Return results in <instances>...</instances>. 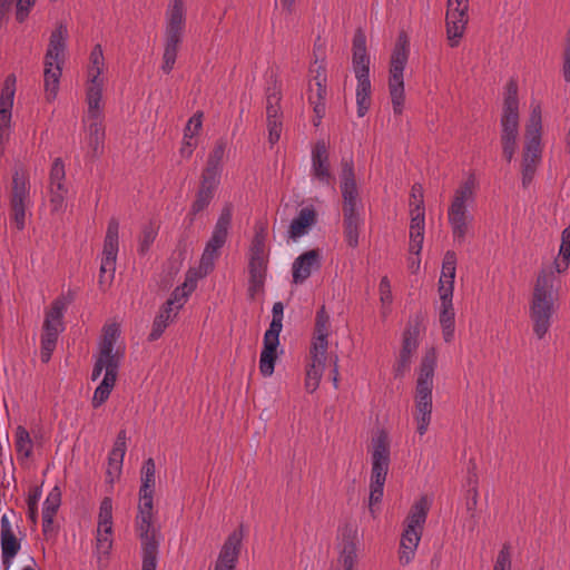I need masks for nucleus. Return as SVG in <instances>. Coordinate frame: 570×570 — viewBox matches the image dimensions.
<instances>
[{
	"instance_id": "19",
	"label": "nucleus",
	"mask_w": 570,
	"mask_h": 570,
	"mask_svg": "<svg viewBox=\"0 0 570 570\" xmlns=\"http://www.w3.org/2000/svg\"><path fill=\"white\" fill-rule=\"evenodd\" d=\"M66 169L61 158H56L49 173L50 206L52 212H62L66 206L68 188L65 184Z\"/></svg>"
},
{
	"instance_id": "21",
	"label": "nucleus",
	"mask_w": 570,
	"mask_h": 570,
	"mask_svg": "<svg viewBox=\"0 0 570 570\" xmlns=\"http://www.w3.org/2000/svg\"><path fill=\"white\" fill-rule=\"evenodd\" d=\"M186 0H169L165 12V39L184 40L186 29Z\"/></svg>"
},
{
	"instance_id": "38",
	"label": "nucleus",
	"mask_w": 570,
	"mask_h": 570,
	"mask_svg": "<svg viewBox=\"0 0 570 570\" xmlns=\"http://www.w3.org/2000/svg\"><path fill=\"white\" fill-rule=\"evenodd\" d=\"M267 229L265 224L255 225V234L252 239L248 259L268 261V249L266 247Z\"/></svg>"
},
{
	"instance_id": "8",
	"label": "nucleus",
	"mask_w": 570,
	"mask_h": 570,
	"mask_svg": "<svg viewBox=\"0 0 570 570\" xmlns=\"http://www.w3.org/2000/svg\"><path fill=\"white\" fill-rule=\"evenodd\" d=\"M502 151L507 161H511L517 151L519 134V99L518 87L513 81L507 86L503 112L501 117Z\"/></svg>"
},
{
	"instance_id": "15",
	"label": "nucleus",
	"mask_w": 570,
	"mask_h": 570,
	"mask_svg": "<svg viewBox=\"0 0 570 570\" xmlns=\"http://www.w3.org/2000/svg\"><path fill=\"white\" fill-rule=\"evenodd\" d=\"M105 57L100 45H96L89 56L87 67L86 100L102 101L105 79Z\"/></svg>"
},
{
	"instance_id": "16",
	"label": "nucleus",
	"mask_w": 570,
	"mask_h": 570,
	"mask_svg": "<svg viewBox=\"0 0 570 570\" xmlns=\"http://www.w3.org/2000/svg\"><path fill=\"white\" fill-rule=\"evenodd\" d=\"M422 316L416 315L411 318L403 332L402 348L399 360L394 366L395 376H402L409 371L411 358L419 347V336L421 333Z\"/></svg>"
},
{
	"instance_id": "29",
	"label": "nucleus",
	"mask_w": 570,
	"mask_h": 570,
	"mask_svg": "<svg viewBox=\"0 0 570 570\" xmlns=\"http://www.w3.org/2000/svg\"><path fill=\"white\" fill-rule=\"evenodd\" d=\"M469 17L466 12L460 13L455 9L446 11V37L450 47H458L461 38L463 37L466 28Z\"/></svg>"
},
{
	"instance_id": "39",
	"label": "nucleus",
	"mask_w": 570,
	"mask_h": 570,
	"mask_svg": "<svg viewBox=\"0 0 570 570\" xmlns=\"http://www.w3.org/2000/svg\"><path fill=\"white\" fill-rule=\"evenodd\" d=\"M357 80L356 85V106L357 116L364 117L371 107V80L370 76H355Z\"/></svg>"
},
{
	"instance_id": "41",
	"label": "nucleus",
	"mask_w": 570,
	"mask_h": 570,
	"mask_svg": "<svg viewBox=\"0 0 570 570\" xmlns=\"http://www.w3.org/2000/svg\"><path fill=\"white\" fill-rule=\"evenodd\" d=\"M363 224V219L358 212L343 213L344 237L347 245L352 248L358 245V232Z\"/></svg>"
},
{
	"instance_id": "48",
	"label": "nucleus",
	"mask_w": 570,
	"mask_h": 570,
	"mask_svg": "<svg viewBox=\"0 0 570 570\" xmlns=\"http://www.w3.org/2000/svg\"><path fill=\"white\" fill-rule=\"evenodd\" d=\"M60 332L42 330L41 334V346H40V358L43 363H48L51 358L53 351L56 350L58 337Z\"/></svg>"
},
{
	"instance_id": "4",
	"label": "nucleus",
	"mask_w": 570,
	"mask_h": 570,
	"mask_svg": "<svg viewBox=\"0 0 570 570\" xmlns=\"http://www.w3.org/2000/svg\"><path fill=\"white\" fill-rule=\"evenodd\" d=\"M391 462L390 439L385 431H379L372 439L371 450V482L368 509L375 517L374 505L380 503L384 493V484L386 481L389 466Z\"/></svg>"
},
{
	"instance_id": "27",
	"label": "nucleus",
	"mask_w": 570,
	"mask_h": 570,
	"mask_svg": "<svg viewBox=\"0 0 570 570\" xmlns=\"http://www.w3.org/2000/svg\"><path fill=\"white\" fill-rule=\"evenodd\" d=\"M14 76H9L0 95V139L8 135L14 98Z\"/></svg>"
},
{
	"instance_id": "36",
	"label": "nucleus",
	"mask_w": 570,
	"mask_h": 570,
	"mask_svg": "<svg viewBox=\"0 0 570 570\" xmlns=\"http://www.w3.org/2000/svg\"><path fill=\"white\" fill-rule=\"evenodd\" d=\"M316 222V213L313 207L302 208L297 216L292 220L288 229V236L297 239L307 233V229Z\"/></svg>"
},
{
	"instance_id": "61",
	"label": "nucleus",
	"mask_w": 570,
	"mask_h": 570,
	"mask_svg": "<svg viewBox=\"0 0 570 570\" xmlns=\"http://www.w3.org/2000/svg\"><path fill=\"white\" fill-rule=\"evenodd\" d=\"M353 70L355 76H370V57L367 51L353 52Z\"/></svg>"
},
{
	"instance_id": "1",
	"label": "nucleus",
	"mask_w": 570,
	"mask_h": 570,
	"mask_svg": "<svg viewBox=\"0 0 570 570\" xmlns=\"http://www.w3.org/2000/svg\"><path fill=\"white\" fill-rule=\"evenodd\" d=\"M570 264V224L563 229L559 256L553 266L542 268L534 282L529 303V317L532 323L533 334L542 340L549 333L553 316L558 309L560 278Z\"/></svg>"
},
{
	"instance_id": "32",
	"label": "nucleus",
	"mask_w": 570,
	"mask_h": 570,
	"mask_svg": "<svg viewBox=\"0 0 570 570\" xmlns=\"http://www.w3.org/2000/svg\"><path fill=\"white\" fill-rule=\"evenodd\" d=\"M63 65L43 60V88L46 99L49 102L57 98Z\"/></svg>"
},
{
	"instance_id": "31",
	"label": "nucleus",
	"mask_w": 570,
	"mask_h": 570,
	"mask_svg": "<svg viewBox=\"0 0 570 570\" xmlns=\"http://www.w3.org/2000/svg\"><path fill=\"white\" fill-rule=\"evenodd\" d=\"M326 354L309 351L311 362L307 365L305 377V389L309 393L315 392L320 385L325 370Z\"/></svg>"
},
{
	"instance_id": "55",
	"label": "nucleus",
	"mask_w": 570,
	"mask_h": 570,
	"mask_svg": "<svg viewBox=\"0 0 570 570\" xmlns=\"http://www.w3.org/2000/svg\"><path fill=\"white\" fill-rule=\"evenodd\" d=\"M456 254L453 250H446L442 262L440 282L452 281L454 283L456 273Z\"/></svg>"
},
{
	"instance_id": "59",
	"label": "nucleus",
	"mask_w": 570,
	"mask_h": 570,
	"mask_svg": "<svg viewBox=\"0 0 570 570\" xmlns=\"http://www.w3.org/2000/svg\"><path fill=\"white\" fill-rule=\"evenodd\" d=\"M98 528H110L112 529V500L106 497L100 502L98 513Z\"/></svg>"
},
{
	"instance_id": "34",
	"label": "nucleus",
	"mask_w": 570,
	"mask_h": 570,
	"mask_svg": "<svg viewBox=\"0 0 570 570\" xmlns=\"http://www.w3.org/2000/svg\"><path fill=\"white\" fill-rule=\"evenodd\" d=\"M197 277H199L198 274L193 276L191 272H189L184 284L173 291L170 297L164 305L167 306L168 309H173L174 312L178 313L187 302L189 295L196 288Z\"/></svg>"
},
{
	"instance_id": "51",
	"label": "nucleus",
	"mask_w": 570,
	"mask_h": 570,
	"mask_svg": "<svg viewBox=\"0 0 570 570\" xmlns=\"http://www.w3.org/2000/svg\"><path fill=\"white\" fill-rule=\"evenodd\" d=\"M156 466L154 459H147L141 468V485L140 492H155V483H156Z\"/></svg>"
},
{
	"instance_id": "56",
	"label": "nucleus",
	"mask_w": 570,
	"mask_h": 570,
	"mask_svg": "<svg viewBox=\"0 0 570 570\" xmlns=\"http://www.w3.org/2000/svg\"><path fill=\"white\" fill-rule=\"evenodd\" d=\"M127 450V434L126 430H120L114 442L112 449L108 454V460L114 462L124 463V458Z\"/></svg>"
},
{
	"instance_id": "49",
	"label": "nucleus",
	"mask_w": 570,
	"mask_h": 570,
	"mask_svg": "<svg viewBox=\"0 0 570 570\" xmlns=\"http://www.w3.org/2000/svg\"><path fill=\"white\" fill-rule=\"evenodd\" d=\"M13 2H16L17 21L23 22L33 8L36 0H0V9L2 11H8L12 7Z\"/></svg>"
},
{
	"instance_id": "54",
	"label": "nucleus",
	"mask_w": 570,
	"mask_h": 570,
	"mask_svg": "<svg viewBox=\"0 0 570 570\" xmlns=\"http://www.w3.org/2000/svg\"><path fill=\"white\" fill-rule=\"evenodd\" d=\"M223 166L207 161L202 175V185L217 189L220 183Z\"/></svg>"
},
{
	"instance_id": "52",
	"label": "nucleus",
	"mask_w": 570,
	"mask_h": 570,
	"mask_svg": "<svg viewBox=\"0 0 570 570\" xmlns=\"http://www.w3.org/2000/svg\"><path fill=\"white\" fill-rule=\"evenodd\" d=\"M158 235V226L154 223H148L142 226L141 234L139 236L138 252L140 255H145Z\"/></svg>"
},
{
	"instance_id": "44",
	"label": "nucleus",
	"mask_w": 570,
	"mask_h": 570,
	"mask_svg": "<svg viewBox=\"0 0 570 570\" xmlns=\"http://www.w3.org/2000/svg\"><path fill=\"white\" fill-rule=\"evenodd\" d=\"M439 322L442 327V335L445 342H451L454 337L455 313L453 305L439 306Z\"/></svg>"
},
{
	"instance_id": "58",
	"label": "nucleus",
	"mask_w": 570,
	"mask_h": 570,
	"mask_svg": "<svg viewBox=\"0 0 570 570\" xmlns=\"http://www.w3.org/2000/svg\"><path fill=\"white\" fill-rule=\"evenodd\" d=\"M541 110L537 107L530 114L525 128V139H541Z\"/></svg>"
},
{
	"instance_id": "2",
	"label": "nucleus",
	"mask_w": 570,
	"mask_h": 570,
	"mask_svg": "<svg viewBox=\"0 0 570 570\" xmlns=\"http://www.w3.org/2000/svg\"><path fill=\"white\" fill-rule=\"evenodd\" d=\"M476 178L470 174L454 190L448 208V223L455 244L462 245L472 235L474 216L471 208L475 203Z\"/></svg>"
},
{
	"instance_id": "7",
	"label": "nucleus",
	"mask_w": 570,
	"mask_h": 570,
	"mask_svg": "<svg viewBox=\"0 0 570 570\" xmlns=\"http://www.w3.org/2000/svg\"><path fill=\"white\" fill-rule=\"evenodd\" d=\"M410 42L405 33L397 38L395 47L391 55L389 92L392 101L393 112L401 115L404 109V70L409 60Z\"/></svg>"
},
{
	"instance_id": "17",
	"label": "nucleus",
	"mask_w": 570,
	"mask_h": 570,
	"mask_svg": "<svg viewBox=\"0 0 570 570\" xmlns=\"http://www.w3.org/2000/svg\"><path fill=\"white\" fill-rule=\"evenodd\" d=\"M135 531L138 538L160 537L155 525L154 518V492H140L135 518Z\"/></svg>"
},
{
	"instance_id": "57",
	"label": "nucleus",
	"mask_w": 570,
	"mask_h": 570,
	"mask_svg": "<svg viewBox=\"0 0 570 570\" xmlns=\"http://www.w3.org/2000/svg\"><path fill=\"white\" fill-rule=\"evenodd\" d=\"M61 504V490L58 485L53 487L48 493L43 505L42 515L55 517Z\"/></svg>"
},
{
	"instance_id": "45",
	"label": "nucleus",
	"mask_w": 570,
	"mask_h": 570,
	"mask_svg": "<svg viewBox=\"0 0 570 570\" xmlns=\"http://www.w3.org/2000/svg\"><path fill=\"white\" fill-rule=\"evenodd\" d=\"M281 88L275 83L267 88L266 91V117L267 120L282 119L281 111Z\"/></svg>"
},
{
	"instance_id": "12",
	"label": "nucleus",
	"mask_w": 570,
	"mask_h": 570,
	"mask_svg": "<svg viewBox=\"0 0 570 570\" xmlns=\"http://www.w3.org/2000/svg\"><path fill=\"white\" fill-rule=\"evenodd\" d=\"M19 522L20 518L14 511H11V517L4 513L0 519L1 560L4 570H10L21 550L24 533L20 530Z\"/></svg>"
},
{
	"instance_id": "47",
	"label": "nucleus",
	"mask_w": 570,
	"mask_h": 570,
	"mask_svg": "<svg viewBox=\"0 0 570 570\" xmlns=\"http://www.w3.org/2000/svg\"><path fill=\"white\" fill-rule=\"evenodd\" d=\"M112 548V529L110 528H98L96 534V554L99 561L102 558H107Z\"/></svg>"
},
{
	"instance_id": "23",
	"label": "nucleus",
	"mask_w": 570,
	"mask_h": 570,
	"mask_svg": "<svg viewBox=\"0 0 570 570\" xmlns=\"http://www.w3.org/2000/svg\"><path fill=\"white\" fill-rule=\"evenodd\" d=\"M69 31L65 22H59L51 31L45 61L65 63L68 47Z\"/></svg>"
},
{
	"instance_id": "62",
	"label": "nucleus",
	"mask_w": 570,
	"mask_h": 570,
	"mask_svg": "<svg viewBox=\"0 0 570 570\" xmlns=\"http://www.w3.org/2000/svg\"><path fill=\"white\" fill-rule=\"evenodd\" d=\"M541 158V139H527L523 159L539 163Z\"/></svg>"
},
{
	"instance_id": "3",
	"label": "nucleus",
	"mask_w": 570,
	"mask_h": 570,
	"mask_svg": "<svg viewBox=\"0 0 570 570\" xmlns=\"http://www.w3.org/2000/svg\"><path fill=\"white\" fill-rule=\"evenodd\" d=\"M435 366L436 351L432 347L422 357L415 386L413 417L420 436L428 432L432 420V391Z\"/></svg>"
},
{
	"instance_id": "24",
	"label": "nucleus",
	"mask_w": 570,
	"mask_h": 570,
	"mask_svg": "<svg viewBox=\"0 0 570 570\" xmlns=\"http://www.w3.org/2000/svg\"><path fill=\"white\" fill-rule=\"evenodd\" d=\"M322 257L318 249L301 254L292 265L293 283L303 284L312 274L321 268Z\"/></svg>"
},
{
	"instance_id": "26",
	"label": "nucleus",
	"mask_w": 570,
	"mask_h": 570,
	"mask_svg": "<svg viewBox=\"0 0 570 570\" xmlns=\"http://www.w3.org/2000/svg\"><path fill=\"white\" fill-rule=\"evenodd\" d=\"M315 89L311 85L308 101L313 106L316 119L314 125L317 126L325 115V97H326V73L325 69L318 67L316 75L313 77Z\"/></svg>"
},
{
	"instance_id": "25",
	"label": "nucleus",
	"mask_w": 570,
	"mask_h": 570,
	"mask_svg": "<svg viewBox=\"0 0 570 570\" xmlns=\"http://www.w3.org/2000/svg\"><path fill=\"white\" fill-rule=\"evenodd\" d=\"M240 533H230L219 551L214 570H235L240 552Z\"/></svg>"
},
{
	"instance_id": "42",
	"label": "nucleus",
	"mask_w": 570,
	"mask_h": 570,
	"mask_svg": "<svg viewBox=\"0 0 570 570\" xmlns=\"http://www.w3.org/2000/svg\"><path fill=\"white\" fill-rule=\"evenodd\" d=\"M65 309L66 304L63 301H53L50 308L46 312L42 330H57V332L61 333L65 330L62 322Z\"/></svg>"
},
{
	"instance_id": "40",
	"label": "nucleus",
	"mask_w": 570,
	"mask_h": 570,
	"mask_svg": "<svg viewBox=\"0 0 570 570\" xmlns=\"http://www.w3.org/2000/svg\"><path fill=\"white\" fill-rule=\"evenodd\" d=\"M159 538H139L142 550L141 570H156L160 543Z\"/></svg>"
},
{
	"instance_id": "63",
	"label": "nucleus",
	"mask_w": 570,
	"mask_h": 570,
	"mask_svg": "<svg viewBox=\"0 0 570 570\" xmlns=\"http://www.w3.org/2000/svg\"><path fill=\"white\" fill-rule=\"evenodd\" d=\"M419 208L421 213H425L423 187L420 184H414L410 194V210Z\"/></svg>"
},
{
	"instance_id": "20",
	"label": "nucleus",
	"mask_w": 570,
	"mask_h": 570,
	"mask_svg": "<svg viewBox=\"0 0 570 570\" xmlns=\"http://www.w3.org/2000/svg\"><path fill=\"white\" fill-rule=\"evenodd\" d=\"M311 177L323 186L334 188V176L331 171L330 153L324 140H318L312 149Z\"/></svg>"
},
{
	"instance_id": "60",
	"label": "nucleus",
	"mask_w": 570,
	"mask_h": 570,
	"mask_svg": "<svg viewBox=\"0 0 570 570\" xmlns=\"http://www.w3.org/2000/svg\"><path fill=\"white\" fill-rule=\"evenodd\" d=\"M380 301L382 303V314L385 316L390 312V306L393 302L391 282L387 276L381 278L379 285Z\"/></svg>"
},
{
	"instance_id": "35",
	"label": "nucleus",
	"mask_w": 570,
	"mask_h": 570,
	"mask_svg": "<svg viewBox=\"0 0 570 570\" xmlns=\"http://www.w3.org/2000/svg\"><path fill=\"white\" fill-rule=\"evenodd\" d=\"M268 261L248 259V294L252 298L263 291Z\"/></svg>"
},
{
	"instance_id": "14",
	"label": "nucleus",
	"mask_w": 570,
	"mask_h": 570,
	"mask_svg": "<svg viewBox=\"0 0 570 570\" xmlns=\"http://www.w3.org/2000/svg\"><path fill=\"white\" fill-rule=\"evenodd\" d=\"M120 335L117 324H109L104 327V336L99 347V354L96 357L91 372V380L96 381L100 377L106 364H115L120 366L124 358V351L116 347V342Z\"/></svg>"
},
{
	"instance_id": "18",
	"label": "nucleus",
	"mask_w": 570,
	"mask_h": 570,
	"mask_svg": "<svg viewBox=\"0 0 570 570\" xmlns=\"http://www.w3.org/2000/svg\"><path fill=\"white\" fill-rule=\"evenodd\" d=\"M341 193L343 198V213H355L358 212L360 198L358 189L354 174V163L352 159L342 160L341 170Z\"/></svg>"
},
{
	"instance_id": "64",
	"label": "nucleus",
	"mask_w": 570,
	"mask_h": 570,
	"mask_svg": "<svg viewBox=\"0 0 570 570\" xmlns=\"http://www.w3.org/2000/svg\"><path fill=\"white\" fill-rule=\"evenodd\" d=\"M453 289L454 283L452 281L440 282L439 281V296L440 305H453Z\"/></svg>"
},
{
	"instance_id": "53",
	"label": "nucleus",
	"mask_w": 570,
	"mask_h": 570,
	"mask_svg": "<svg viewBox=\"0 0 570 570\" xmlns=\"http://www.w3.org/2000/svg\"><path fill=\"white\" fill-rule=\"evenodd\" d=\"M42 495L41 485L31 487L28 491L27 507L28 519L36 525L38 523V503Z\"/></svg>"
},
{
	"instance_id": "22",
	"label": "nucleus",
	"mask_w": 570,
	"mask_h": 570,
	"mask_svg": "<svg viewBox=\"0 0 570 570\" xmlns=\"http://www.w3.org/2000/svg\"><path fill=\"white\" fill-rule=\"evenodd\" d=\"M338 533L341 539L338 563L343 570H355L357 562V528L346 523L340 528Z\"/></svg>"
},
{
	"instance_id": "9",
	"label": "nucleus",
	"mask_w": 570,
	"mask_h": 570,
	"mask_svg": "<svg viewBox=\"0 0 570 570\" xmlns=\"http://www.w3.org/2000/svg\"><path fill=\"white\" fill-rule=\"evenodd\" d=\"M232 218L233 205L228 203L225 204L222 208L218 219L214 226L212 236L206 243L198 267L199 277L206 276L209 272L213 271L215 262L219 257L220 249L227 240Z\"/></svg>"
},
{
	"instance_id": "46",
	"label": "nucleus",
	"mask_w": 570,
	"mask_h": 570,
	"mask_svg": "<svg viewBox=\"0 0 570 570\" xmlns=\"http://www.w3.org/2000/svg\"><path fill=\"white\" fill-rule=\"evenodd\" d=\"M183 41L180 40H173V39H165L164 38V53H163V63L160 66V69L165 73H170L174 69V66L176 63L177 55L180 45Z\"/></svg>"
},
{
	"instance_id": "5",
	"label": "nucleus",
	"mask_w": 570,
	"mask_h": 570,
	"mask_svg": "<svg viewBox=\"0 0 570 570\" xmlns=\"http://www.w3.org/2000/svg\"><path fill=\"white\" fill-rule=\"evenodd\" d=\"M430 508L431 502L426 495H422L411 507L400 542L399 559L402 564H409L415 556Z\"/></svg>"
},
{
	"instance_id": "50",
	"label": "nucleus",
	"mask_w": 570,
	"mask_h": 570,
	"mask_svg": "<svg viewBox=\"0 0 570 570\" xmlns=\"http://www.w3.org/2000/svg\"><path fill=\"white\" fill-rule=\"evenodd\" d=\"M215 191V188L200 184L196 198L191 204L190 213L193 215H197L204 209H206L209 206L210 202L213 200Z\"/></svg>"
},
{
	"instance_id": "37",
	"label": "nucleus",
	"mask_w": 570,
	"mask_h": 570,
	"mask_svg": "<svg viewBox=\"0 0 570 570\" xmlns=\"http://www.w3.org/2000/svg\"><path fill=\"white\" fill-rule=\"evenodd\" d=\"M14 450L20 464L28 461L33 453V441L28 430L18 425L14 430Z\"/></svg>"
},
{
	"instance_id": "6",
	"label": "nucleus",
	"mask_w": 570,
	"mask_h": 570,
	"mask_svg": "<svg viewBox=\"0 0 570 570\" xmlns=\"http://www.w3.org/2000/svg\"><path fill=\"white\" fill-rule=\"evenodd\" d=\"M87 110L85 111L82 124V148L86 155L91 159H97L105 151L106 127L104 101L86 100Z\"/></svg>"
},
{
	"instance_id": "33",
	"label": "nucleus",
	"mask_w": 570,
	"mask_h": 570,
	"mask_svg": "<svg viewBox=\"0 0 570 570\" xmlns=\"http://www.w3.org/2000/svg\"><path fill=\"white\" fill-rule=\"evenodd\" d=\"M421 209L410 210V253L420 255L425 233V213H421Z\"/></svg>"
},
{
	"instance_id": "11",
	"label": "nucleus",
	"mask_w": 570,
	"mask_h": 570,
	"mask_svg": "<svg viewBox=\"0 0 570 570\" xmlns=\"http://www.w3.org/2000/svg\"><path fill=\"white\" fill-rule=\"evenodd\" d=\"M273 318L268 330L264 334L263 350L259 356V371L264 377L274 373L277 358V346L279 345V334L283 328L284 306L281 302L273 305Z\"/></svg>"
},
{
	"instance_id": "13",
	"label": "nucleus",
	"mask_w": 570,
	"mask_h": 570,
	"mask_svg": "<svg viewBox=\"0 0 570 570\" xmlns=\"http://www.w3.org/2000/svg\"><path fill=\"white\" fill-rule=\"evenodd\" d=\"M119 252V222L111 218L108 222L104 247L101 253L98 283L106 291L112 283L116 272L117 256Z\"/></svg>"
},
{
	"instance_id": "10",
	"label": "nucleus",
	"mask_w": 570,
	"mask_h": 570,
	"mask_svg": "<svg viewBox=\"0 0 570 570\" xmlns=\"http://www.w3.org/2000/svg\"><path fill=\"white\" fill-rule=\"evenodd\" d=\"M11 220L18 230L26 227L27 214L33 206L30 195V183L26 173L16 170L12 176V183L9 194Z\"/></svg>"
},
{
	"instance_id": "43",
	"label": "nucleus",
	"mask_w": 570,
	"mask_h": 570,
	"mask_svg": "<svg viewBox=\"0 0 570 570\" xmlns=\"http://www.w3.org/2000/svg\"><path fill=\"white\" fill-rule=\"evenodd\" d=\"M177 315L178 313L173 309H168L167 306L163 305L155 316L148 340L150 342L157 341Z\"/></svg>"
},
{
	"instance_id": "28",
	"label": "nucleus",
	"mask_w": 570,
	"mask_h": 570,
	"mask_svg": "<svg viewBox=\"0 0 570 570\" xmlns=\"http://www.w3.org/2000/svg\"><path fill=\"white\" fill-rule=\"evenodd\" d=\"M330 332V315L326 313L325 307L322 306L316 312L314 335L312 338L309 351H315L318 352L320 354L327 353Z\"/></svg>"
},
{
	"instance_id": "30",
	"label": "nucleus",
	"mask_w": 570,
	"mask_h": 570,
	"mask_svg": "<svg viewBox=\"0 0 570 570\" xmlns=\"http://www.w3.org/2000/svg\"><path fill=\"white\" fill-rule=\"evenodd\" d=\"M119 366L115 364H106L104 366L105 375L100 384L96 387L91 404L95 409L101 406L109 397L118 375Z\"/></svg>"
}]
</instances>
